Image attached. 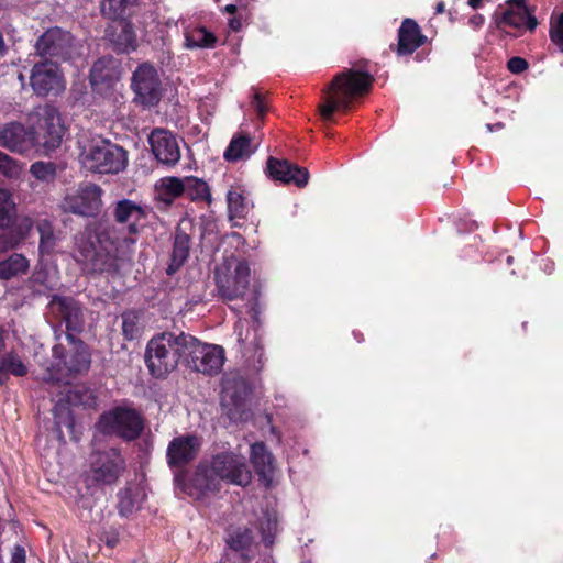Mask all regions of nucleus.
I'll return each mask as SVG.
<instances>
[{
  "label": "nucleus",
  "mask_w": 563,
  "mask_h": 563,
  "mask_svg": "<svg viewBox=\"0 0 563 563\" xmlns=\"http://www.w3.org/2000/svg\"><path fill=\"white\" fill-rule=\"evenodd\" d=\"M260 531L262 539L266 544L273 542V538L277 531V515L274 510L267 511L260 522Z\"/></svg>",
  "instance_id": "nucleus-40"
},
{
  "label": "nucleus",
  "mask_w": 563,
  "mask_h": 563,
  "mask_svg": "<svg viewBox=\"0 0 563 563\" xmlns=\"http://www.w3.org/2000/svg\"><path fill=\"white\" fill-rule=\"evenodd\" d=\"M101 194L99 186L84 184L65 196L62 207L66 212L81 217H93L101 209Z\"/></svg>",
  "instance_id": "nucleus-14"
},
{
  "label": "nucleus",
  "mask_w": 563,
  "mask_h": 563,
  "mask_svg": "<svg viewBox=\"0 0 563 563\" xmlns=\"http://www.w3.org/2000/svg\"><path fill=\"white\" fill-rule=\"evenodd\" d=\"M199 440L194 435H185L174 439L167 450L170 465H183L191 461L199 449Z\"/></svg>",
  "instance_id": "nucleus-22"
},
{
  "label": "nucleus",
  "mask_w": 563,
  "mask_h": 563,
  "mask_svg": "<svg viewBox=\"0 0 563 563\" xmlns=\"http://www.w3.org/2000/svg\"><path fill=\"white\" fill-rule=\"evenodd\" d=\"M468 4H470L473 9H477V8H479V5L482 4V0H468Z\"/></svg>",
  "instance_id": "nucleus-52"
},
{
  "label": "nucleus",
  "mask_w": 563,
  "mask_h": 563,
  "mask_svg": "<svg viewBox=\"0 0 563 563\" xmlns=\"http://www.w3.org/2000/svg\"><path fill=\"white\" fill-rule=\"evenodd\" d=\"M550 38L563 51V12L551 20Z\"/></svg>",
  "instance_id": "nucleus-44"
},
{
  "label": "nucleus",
  "mask_w": 563,
  "mask_h": 563,
  "mask_svg": "<svg viewBox=\"0 0 563 563\" xmlns=\"http://www.w3.org/2000/svg\"><path fill=\"white\" fill-rule=\"evenodd\" d=\"M66 339L71 345L68 353L65 355L62 345L53 347L54 362L52 366L46 369L42 379L47 383H67L71 374H80L87 372L90 367V353L87 345L75 340L74 335L68 333Z\"/></svg>",
  "instance_id": "nucleus-6"
},
{
  "label": "nucleus",
  "mask_w": 563,
  "mask_h": 563,
  "mask_svg": "<svg viewBox=\"0 0 563 563\" xmlns=\"http://www.w3.org/2000/svg\"><path fill=\"white\" fill-rule=\"evenodd\" d=\"M251 543L252 536L251 531L247 529L234 532L229 540L230 548L236 552H243L244 550H249ZM241 555L243 560L247 558L244 553H242Z\"/></svg>",
  "instance_id": "nucleus-42"
},
{
  "label": "nucleus",
  "mask_w": 563,
  "mask_h": 563,
  "mask_svg": "<svg viewBox=\"0 0 563 563\" xmlns=\"http://www.w3.org/2000/svg\"><path fill=\"white\" fill-rule=\"evenodd\" d=\"M257 144L245 133L234 135L224 152V158L229 162L244 161L255 153Z\"/></svg>",
  "instance_id": "nucleus-26"
},
{
  "label": "nucleus",
  "mask_w": 563,
  "mask_h": 563,
  "mask_svg": "<svg viewBox=\"0 0 563 563\" xmlns=\"http://www.w3.org/2000/svg\"><path fill=\"white\" fill-rule=\"evenodd\" d=\"M494 18L498 29L509 26L520 31L526 26L529 31H533L538 25L537 19L531 14L527 5H517L514 9L505 8L497 11Z\"/></svg>",
  "instance_id": "nucleus-20"
},
{
  "label": "nucleus",
  "mask_w": 563,
  "mask_h": 563,
  "mask_svg": "<svg viewBox=\"0 0 563 563\" xmlns=\"http://www.w3.org/2000/svg\"><path fill=\"white\" fill-rule=\"evenodd\" d=\"M139 316L135 312H126L122 316V330L128 340H133L139 333Z\"/></svg>",
  "instance_id": "nucleus-43"
},
{
  "label": "nucleus",
  "mask_w": 563,
  "mask_h": 563,
  "mask_svg": "<svg viewBox=\"0 0 563 563\" xmlns=\"http://www.w3.org/2000/svg\"><path fill=\"white\" fill-rule=\"evenodd\" d=\"M245 323H246V321L240 320L235 325V333L238 335L239 342H241V343H244L249 340V333H246L245 335L243 333V327Z\"/></svg>",
  "instance_id": "nucleus-48"
},
{
  "label": "nucleus",
  "mask_w": 563,
  "mask_h": 563,
  "mask_svg": "<svg viewBox=\"0 0 563 563\" xmlns=\"http://www.w3.org/2000/svg\"><path fill=\"white\" fill-rule=\"evenodd\" d=\"M517 5H526L523 0H508L506 2V8L514 9Z\"/></svg>",
  "instance_id": "nucleus-50"
},
{
  "label": "nucleus",
  "mask_w": 563,
  "mask_h": 563,
  "mask_svg": "<svg viewBox=\"0 0 563 563\" xmlns=\"http://www.w3.org/2000/svg\"><path fill=\"white\" fill-rule=\"evenodd\" d=\"M53 309L58 310L66 323L67 330L78 332L84 324V317L78 303L71 298H55Z\"/></svg>",
  "instance_id": "nucleus-25"
},
{
  "label": "nucleus",
  "mask_w": 563,
  "mask_h": 563,
  "mask_svg": "<svg viewBox=\"0 0 563 563\" xmlns=\"http://www.w3.org/2000/svg\"><path fill=\"white\" fill-rule=\"evenodd\" d=\"M4 347H5V344H4V331L0 327V352L3 351Z\"/></svg>",
  "instance_id": "nucleus-51"
},
{
  "label": "nucleus",
  "mask_w": 563,
  "mask_h": 563,
  "mask_svg": "<svg viewBox=\"0 0 563 563\" xmlns=\"http://www.w3.org/2000/svg\"><path fill=\"white\" fill-rule=\"evenodd\" d=\"M184 346L187 347L186 362L197 372L213 375L218 374L224 364V350L220 345L201 343L195 336H184Z\"/></svg>",
  "instance_id": "nucleus-9"
},
{
  "label": "nucleus",
  "mask_w": 563,
  "mask_h": 563,
  "mask_svg": "<svg viewBox=\"0 0 563 563\" xmlns=\"http://www.w3.org/2000/svg\"><path fill=\"white\" fill-rule=\"evenodd\" d=\"M507 67L512 74H520L528 68V63L521 57H512L508 60Z\"/></svg>",
  "instance_id": "nucleus-46"
},
{
  "label": "nucleus",
  "mask_w": 563,
  "mask_h": 563,
  "mask_svg": "<svg viewBox=\"0 0 563 563\" xmlns=\"http://www.w3.org/2000/svg\"><path fill=\"white\" fill-rule=\"evenodd\" d=\"M128 4L129 0H104L101 4V12L113 21L122 20Z\"/></svg>",
  "instance_id": "nucleus-41"
},
{
  "label": "nucleus",
  "mask_w": 563,
  "mask_h": 563,
  "mask_svg": "<svg viewBox=\"0 0 563 563\" xmlns=\"http://www.w3.org/2000/svg\"><path fill=\"white\" fill-rule=\"evenodd\" d=\"M249 386L238 373L227 374L222 382L221 407L231 422H241L250 418L247 406Z\"/></svg>",
  "instance_id": "nucleus-8"
},
{
  "label": "nucleus",
  "mask_w": 563,
  "mask_h": 563,
  "mask_svg": "<svg viewBox=\"0 0 563 563\" xmlns=\"http://www.w3.org/2000/svg\"><path fill=\"white\" fill-rule=\"evenodd\" d=\"M125 468V461L117 449L93 452L88 477L97 484H113Z\"/></svg>",
  "instance_id": "nucleus-13"
},
{
  "label": "nucleus",
  "mask_w": 563,
  "mask_h": 563,
  "mask_svg": "<svg viewBox=\"0 0 563 563\" xmlns=\"http://www.w3.org/2000/svg\"><path fill=\"white\" fill-rule=\"evenodd\" d=\"M251 462L255 468V472L260 476L261 481L265 485H271L274 477V464L273 456L267 451L266 446L262 442H256L251 445Z\"/></svg>",
  "instance_id": "nucleus-24"
},
{
  "label": "nucleus",
  "mask_w": 563,
  "mask_h": 563,
  "mask_svg": "<svg viewBox=\"0 0 563 563\" xmlns=\"http://www.w3.org/2000/svg\"><path fill=\"white\" fill-rule=\"evenodd\" d=\"M236 10V7L234 4H228L225 7V11L229 12V13H234Z\"/></svg>",
  "instance_id": "nucleus-53"
},
{
  "label": "nucleus",
  "mask_w": 563,
  "mask_h": 563,
  "mask_svg": "<svg viewBox=\"0 0 563 563\" xmlns=\"http://www.w3.org/2000/svg\"><path fill=\"white\" fill-rule=\"evenodd\" d=\"M9 373L15 376H24L27 373L26 366L13 352L7 353L0 357V385L7 382Z\"/></svg>",
  "instance_id": "nucleus-32"
},
{
  "label": "nucleus",
  "mask_w": 563,
  "mask_h": 563,
  "mask_svg": "<svg viewBox=\"0 0 563 563\" xmlns=\"http://www.w3.org/2000/svg\"><path fill=\"white\" fill-rule=\"evenodd\" d=\"M30 173L40 181L51 183L56 177V165L52 162H35L31 165Z\"/></svg>",
  "instance_id": "nucleus-39"
},
{
  "label": "nucleus",
  "mask_w": 563,
  "mask_h": 563,
  "mask_svg": "<svg viewBox=\"0 0 563 563\" xmlns=\"http://www.w3.org/2000/svg\"><path fill=\"white\" fill-rule=\"evenodd\" d=\"M184 194L191 200H207L210 197L207 183L196 177L184 178Z\"/></svg>",
  "instance_id": "nucleus-36"
},
{
  "label": "nucleus",
  "mask_w": 563,
  "mask_h": 563,
  "mask_svg": "<svg viewBox=\"0 0 563 563\" xmlns=\"http://www.w3.org/2000/svg\"><path fill=\"white\" fill-rule=\"evenodd\" d=\"M424 38L419 25L411 19H405L398 31V54H412L423 44Z\"/></svg>",
  "instance_id": "nucleus-23"
},
{
  "label": "nucleus",
  "mask_w": 563,
  "mask_h": 563,
  "mask_svg": "<svg viewBox=\"0 0 563 563\" xmlns=\"http://www.w3.org/2000/svg\"><path fill=\"white\" fill-rule=\"evenodd\" d=\"M117 62L112 57L99 58L90 70V81L92 86L111 82L115 76Z\"/></svg>",
  "instance_id": "nucleus-29"
},
{
  "label": "nucleus",
  "mask_w": 563,
  "mask_h": 563,
  "mask_svg": "<svg viewBox=\"0 0 563 563\" xmlns=\"http://www.w3.org/2000/svg\"><path fill=\"white\" fill-rule=\"evenodd\" d=\"M96 427L103 434L134 440L143 429V421L134 409L118 407L103 413Z\"/></svg>",
  "instance_id": "nucleus-11"
},
{
  "label": "nucleus",
  "mask_w": 563,
  "mask_h": 563,
  "mask_svg": "<svg viewBox=\"0 0 563 563\" xmlns=\"http://www.w3.org/2000/svg\"><path fill=\"white\" fill-rule=\"evenodd\" d=\"M189 254V236L186 233H177L172 252V264L167 273L174 274L187 260Z\"/></svg>",
  "instance_id": "nucleus-31"
},
{
  "label": "nucleus",
  "mask_w": 563,
  "mask_h": 563,
  "mask_svg": "<svg viewBox=\"0 0 563 563\" xmlns=\"http://www.w3.org/2000/svg\"><path fill=\"white\" fill-rule=\"evenodd\" d=\"M36 229L40 234V252L42 254H49L56 245L52 222L47 219H42L37 222Z\"/></svg>",
  "instance_id": "nucleus-35"
},
{
  "label": "nucleus",
  "mask_w": 563,
  "mask_h": 563,
  "mask_svg": "<svg viewBox=\"0 0 563 563\" xmlns=\"http://www.w3.org/2000/svg\"><path fill=\"white\" fill-rule=\"evenodd\" d=\"M16 213V205L10 190L0 188V228H9Z\"/></svg>",
  "instance_id": "nucleus-34"
},
{
  "label": "nucleus",
  "mask_w": 563,
  "mask_h": 563,
  "mask_svg": "<svg viewBox=\"0 0 563 563\" xmlns=\"http://www.w3.org/2000/svg\"><path fill=\"white\" fill-rule=\"evenodd\" d=\"M35 49L40 56L56 58L57 62L73 59L81 54L73 35L59 27L47 30L37 40Z\"/></svg>",
  "instance_id": "nucleus-12"
},
{
  "label": "nucleus",
  "mask_w": 563,
  "mask_h": 563,
  "mask_svg": "<svg viewBox=\"0 0 563 563\" xmlns=\"http://www.w3.org/2000/svg\"><path fill=\"white\" fill-rule=\"evenodd\" d=\"M132 89L135 92V99L143 106L156 104L162 96L156 69L148 64L139 66L133 74Z\"/></svg>",
  "instance_id": "nucleus-17"
},
{
  "label": "nucleus",
  "mask_w": 563,
  "mask_h": 563,
  "mask_svg": "<svg viewBox=\"0 0 563 563\" xmlns=\"http://www.w3.org/2000/svg\"><path fill=\"white\" fill-rule=\"evenodd\" d=\"M139 203L122 199L112 210L114 223L89 224L75 235L71 255L86 273L117 272L120 262L131 253L146 219Z\"/></svg>",
  "instance_id": "nucleus-1"
},
{
  "label": "nucleus",
  "mask_w": 563,
  "mask_h": 563,
  "mask_svg": "<svg viewBox=\"0 0 563 563\" xmlns=\"http://www.w3.org/2000/svg\"><path fill=\"white\" fill-rule=\"evenodd\" d=\"M108 545L113 547L115 541L113 539H110L107 541Z\"/></svg>",
  "instance_id": "nucleus-56"
},
{
  "label": "nucleus",
  "mask_w": 563,
  "mask_h": 563,
  "mask_svg": "<svg viewBox=\"0 0 563 563\" xmlns=\"http://www.w3.org/2000/svg\"><path fill=\"white\" fill-rule=\"evenodd\" d=\"M24 165L0 151V174L9 179H18Z\"/></svg>",
  "instance_id": "nucleus-38"
},
{
  "label": "nucleus",
  "mask_w": 563,
  "mask_h": 563,
  "mask_svg": "<svg viewBox=\"0 0 563 563\" xmlns=\"http://www.w3.org/2000/svg\"><path fill=\"white\" fill-rule=\"evenodd\" d=\"M26 552L21 545H15L11 555V563H26Z\"/></svg>",
  "instance_id": "nucleus-47"
},
{
  "label": "nucleus",
  "mask_w": 563,
  "mask_h": 563,
  "mask_svg": "<svg viewBox=\"0 0 563 563\" xmlns=\"http://www.w3.org/2000/svg\"><path fill=\"white\" fill-rule=\"evenodd\" d=\"M19 80H20V82H21L22 85L24 84L25 77H24V75H23V74H20V75H19Z\"/></svg>",
  "instance_id": "nucleus-55"
},
{
  "label": "nucleus",
  "mask_w": 563,
  "mask_h": 563,
  "mask_svg": "<svg viewBox=\"0 0 563 563\" xmlns=\"http://www.w3.org/2000/svg\"><path fill=\"white\" fill-rule=\"evenodd\" d=\"M107 36L118 53H130L136 48V35L125 20L113 21L107 29Z\"/></svg>",
  "instance_id": "nucleus-21"
},
{
  "label": "nucleus",
  "mask_w": 563,
  "mask_h": 563,
  "mask_svg": "<svg viewBox=\"0 0 563 563\" xmlns=\"http://www.w3.org/2000/svg\"><path fill=\"white\" fill-rule=\"evenodd\" d=\"M269 176L284 184H294L298 187L307 185L309 173L306 168L292 165L286 159L271 157L267 162Z\"/></svg>",
  "instance_id": "nucleus-19"
},
{
  "label": "nucleus",
  "mask_w": 563,
  "mask_h": 563,
  "mask_svg": "<svg viewBox=\"0 0 563 563\" xmlns=\"http://www.w3.org/2000/svg\"><path fill=\"white\" fill-rule=\"evenodd\" d=\"M148 143L155 158L163 165L172 167L180 159V148L176 136L165 129H154Z\"/></svg>",
  "instance_id": "nucleus-18"
},
{
  "label": "nucleus",
  "mask_w": 563,
  "mask_h": 563,
  "mask_svg": "<svg viewBox=\"0 0 563 563\" xmlns=\"http://www.w3.org/2000/svg\"><path fill=\"white\" fill-rule=\"evenodd\" d=\"M36 125L32 129L40 133L37 151L48 154L60 146L65 128L58 110L51 104L38 107L34 110Z\"/></svg>",
  "instance_id": "nucleus-10"
},
{
  "label": "nucleus",
  "mask_w": 563,
  "mask_h": 563,
  "mask_svg": "<svg viewBox=\"0 0 563 563\" xmlns=\"http://www.w3.org/2000/svg\"><path fill=\"white\" fill-rule=\"evenodd\" d=\"M251 479L252 473L245 457L235 452H223L197 467L186 492L198 499L207 493L220 492L223 485L246 486Z\"/></svg>",
  "instance_id": "nucleus-2"
},
{
  "label": "nucleus",
  "mask_w": 563,
  "mask_h": 563,
  "mask_svg": "<svg viewBox=\"0 0 563 563\" xmlns=\"http://www.w3.org/2000/svg\"><path fill=\"white\" fill-rule=\"evenodd\" d=\"M435 11L437 13H442L444 11V4L442 2L438 3Z\"/></svg>",
  "instance_id": "nucleus-54"
},
{
  "label": "nucleus",
  "mask_w": 563,
  "mask_h": 563,
  "mask_svg": "<svg viewBox=\"0 0 563 563\" xmlns=\"http://www.w3.org/2000/svg\"><path fill=\"white\" fill-rule=\"evenodd\" d=\"M64 383V394L65 400L69 406L79 407L82 406L85 408L93 407L96 405V399L93 393L85 385H75L69 386L68 382Z\"/></svg>",
  "instance_id": "nucleus-28"
},
{
  "label": "nucleus",
  "mask_w": 563,
  "mask_h": 563,
  "mask_svg": "<svg viewBox=\"0 0 563 563\" xmlns=\"http://www.w3.org/2000/svg\"><path fill=\"white\" fill-rule=\"evenodd\" d=\"M251 104L254 108L255 112L257 113V117L264 118V115L267 112V106L264 101L263 96L258 91L254 92Z\"/></svg>",
  "instance_id": "nucleus-45"
},
{
  "label": "nucleus",
  "mask_w": 563,
  "mask_h": 563,
  "mask_svg": "<svg viewBox=\"0 0 563 563\" xmlns=\"http://www.w3.org/2000/svg\"><path fill=\"white\" fill-rule=\"evenodd\" d=\"M470 23L473 24L475 27L481 26L484 23V18L482 15H474Z\"/></svg>",
  "instance_id": "nucleus-49"
},
{
  "label": "nucleus",
  "mask_w": 563,
  "mask_h": 563,
  "mask_svg": "<svg viewBox=\"0 0 563 563\" xmlns=\"http://www.w3.org/2000/svg\"><path fill=\"white\" fill-rule=\"evenodd\" d=\"M79 145L81 147L80 161L91 172L118 174L128 164L126 151L101 136H95L88 142L80 140Z\"/></svg>",
  "instance_id": "nucleus-5"
},
{
  "label": "nucleus",
  "mask_w": 563,
  "mask_h": 563,
  "mask_svg": "<svg viewBox=\"0 0 563 563\" xmlns=\"http://www.w3.org/2000/svg\"><path fill=\"white\" fill-rule=\"evenodd\" d=\"M30 84L37 96L59 95L65 90L64 75L57 60L36 63L31 71Z\"/></svg>",
  "instance_id": "nucleus-15"
},
{
  "label": "nucleus",
  "mask_w": 563,
  "mask_h": 563,
  "mask_svg": "<svg viewBox=\"0 0 563 563\" xmlns=\"http://www.w3.org/2000/svg\"><path fill=\"white\" fill-rule=\"evenodd\" d=\"M507 262H508V263H512V257H511V256H509V257L507 258Z\"/></svg>",
  "instance_id": "nucleus-57"
},
{
  "label": "nucleus",
  "mask_w": 563,
  "mask_h": 563,
  "mask_svg": "<svg viewBox=\"0 0 563 563\" xmlns=\"http://www.w3.org/2000/svg\"><path fill=\"white\" fill-rule=\"evenodd\" d=\"M184 336L186 333L178 335L174 333H162L154 336L146 346L145 362L155 377H164L174 371L179 361H186L187 347L184 346Z\"/></svg>",
  "instance_id": "nucleus-4"
},
{
  "label": "nucleus",
  "mask_w": 563,
  "mask_h": 563,
  "mask_svg": "<svg viewBox=\"0 0 563 563\" xmlns=\"http://www.w3.org/2000/svg\"><path fill=\"white\" fill-rule=\"evenodd\" d=\"M155 192L158 200L169 205L184 194V178L163 177L155 184Z\"/></svg>",
  "instance_id": "nucleus-27"
},
{
  "label": "nucleus",
  "mask_w": 563,
  "mask_h": 563,
  "mask_svg": "<svg viewBox=\"0 0 563 563\" xmlns=\"http://www.w3.org/2000/svg\"><path fill=\"white\" fill-rule=\"evenodd\" d=\"M216 43V36L208 32L205 27H196L186 31L185 45L189 49L209 48Z\"/></svg>",
  "instance_id": "nucleus-33"
},
{
  "label": "nucleus",
  "mask_w": 563,
  "mask_h": 563,
  "mask_svg": "<svg viewBox=\"0 0 563 563\" xmlns=\"http://www.w3.org/2000/svg\"><path fill=\"white\" fill-rule=\"evenodd\" d=\"M230 218H242L246 210V202L239 188H231L227 194Z\"/></svg>",
  "instance_id": "nucleus-37"
},
{
  "label": "nucleus",
  "mask_w": 563,
  "mask_h": 563,
  "mask_svg": "<svg viewBox=\"0 0 563 563\" xmlns=\"http://www.w3.org/2000/svg\"><path fill=\"white\" fill-rule=\"evenodd\" d=\"M250 267L235 257H229L216 268L219 294L227 300L242 297L250 284Z\"/></svg>",
  "instance_id": "nucleus-7"
},
{
  "label": "nucleus",
  "mask_w": 563,
  "mask_h": 563,
  "mask_svg": "<svg viewBox=\"0 0 563 563\" xmlns=\"http://www.w3.org/2000/svg\"><path fill=\"white\" fill-rule=\"evenodd\" d=\"M144 493L137 485H131L119 493V510L123 516L139 508L143 501Z\"/></svg>",
  "instance_id": "nucleus-30"
},
{
  "label": "nucleus",
  "mask_w": 563,
  "mask_h": 563,
  "mask_svg": "<svg viewBox=\"0 0 563 563\" xmlns=\"http://www.w3.org/2000/svg\"><path fill=\"white\" fill-rule=\"evenodd\" d=\"M373 77L360 70H345L338 74L323 90L324 102L319 107L323 120L332 119L334 111L347 110L353 101L371 90Z\"/></svg>",
  "instance_id": "nucleus-3"
},
{
  "label": "nucleus",
  "mask_w": 563,
  "mask_h": 563,
  "mask_svg": "<svg viewBox=\"0 0 563 563\" xmlns=\"http://www.w3.org/2000/svg\"><path fill=\"white\" fill-rule=\"evenodd\" d=\"M40 133L32 128H25L19 122H9L0 126V146L16 154L37 151Z\"/></svg>",
  "instance_id": "nucleus-16"
}]
</instances>
